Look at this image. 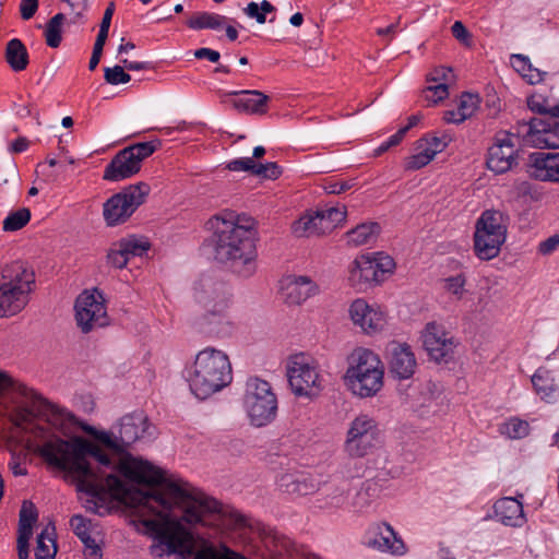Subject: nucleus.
Returning <instances> with one entry per match:
<instances>
[{
    "label": "nucleus",
    "instance_id": "obj_1",
    "mask_svg": "<svg viewBox=\"0 0 559 559\" xmlns=\"http://www.w3.org/2000/svg\"><path fill=\"white\" fill-rule=\"evenodd\" d=\"M150 429L143 413L129 414L108 431L91 428L88 433L97 444L82 438L64 440L38 426L35 433L41 444L28 440L26 447L49 467L64 472L78 490L99 501L110 498L136 509L144 533L153 538V557L183 555L199 536L197 527L213 524L221 504L181 480L147 490L139 488L159 483L163 477L158 468L128 452L136 440L153 435Z\"/></svg>",
    "mask_w": 559,
    "mask_h": 559
},
{
    "label": "nucleus",
    "instance_id": "obj_2",
    "mask_svg": "<svg viewBox=\"0 0 559 559\" xmlns=\"http://www.w3.org/2000/svg\"><path fill=\"white\" fill-rule=\"evenodd\" d=\"M209 224L214 230L215 259L226 264L235 274L249 278L257 272V231L251 218L242 224L233 211L213 216Z\"/></svg>",
    "mask_w": 559,
    "mask_h": 559
},
{
    "label": "nucleus",
    "instance_id": "obj_3",
    "mask_svg": "<svg viewBox=\"0 0 559 559\" xmlns=\"http://www.w3.org/2000/svg\"><path fill=\"white\" fill-rule=\"evenodd\" d=\"M185 377L192 394L205 400L231 383L233 368L229 357L221 349L205 347L186 367Z\"/></svg>",
    "mask_w": 559,
    "mask_h": 559
},
{
    "label": "nucleus",
    "instance_id": "obj_4",
    "mask_svg": "<svg viewBox=\"0 0 559 559\" xmlns=\"http://www.w3.org/2000/svg\"><path fill=\"white\" fill-rule=\"evenodd\" d=\"M35 393L23 384L16 383L5 372L0 371V403L7 408H12V421L21 433L29 435L19 437L20 443L26 445L31 440L34 444H41V438L36 436L35 429L43 426L36 418L32 404L35 402ZM27 449V447H25Z\"/></svg>",
    "mask_w": 559,
    "mask_h": 559
},
{
    "label": "nucleus",
    "instance_id": "obj_5",
    "mask_svg": "<svg viewBox=\"0 0 559 559\" xmlns=\"http://www.w3.org/2000/svg\"><path fill=\"white\" fill-rule=\"evenodd\" d=\"M35 274L21 261L0 269V318L21 312L29 301Z\"/></svg>",
    "mask_w": 559,
    "mask_h": 559
},
{
    "label": "nucleus",
    "instance_id": "obj_6",
    "mask_svg": "<svg viewBox=\"0 0 559 559\" xmlns=\"http://www.w3.org/2000/svg\"><path fill=\"white\" fill-rule=\"evenodd\" d=\"M383 366L377 354L367 348H357L348 357L344 382L359 397H371L383 386Z\"/></svg>",
    "mask_w": 559,
    "mask_h": 559
},
{
    "label": "nucleus",
    "instance_id": "obj_7",
    "mask_svg": "<svg viewBox=\"0 0 559 559\" xmlns=\"http://www.w3.org/2000/svg\"><path fill=\"white\" fill-rule=\"evenodd\" d=\"M508 217L500 211L486 210L475 224L474 253L489 261L499 255L507 239Z\"/></svg>",
    "mask_w": 559,
    "mask_h": 559
},
{
    "label": "nucleus",
    "instance_id": "obj_8",
    "mask_svg": "<svg viewBox=\"0 0 559 559\" xmlns=\"http://www.w3.org/2000/svg\"><path fill=\"white\" fill-rule=\"evenodd\" d=\"M243 407L251 425L264 427L271 424L277 414V397L271 384L258 377L246 382Z\"/></svg>",
    "mask_w": 559,
    "mask_h": 559
},
{
    "label": "nucleus",
    "instance_id": "obj_9",
    "mask_svg": "<svg viewBox=\"0 0 559 559\" xmlns=\"http://www.w3.org/2000/svg\"><path fill=\"white\" fill-rule=\"evenodd\" d=\"M379 442L378 421L369 414L360 413L347 424L343 452L349 459H364L377 449Z\"/></svg>",
    "mask_w": 559,
    "mask_h": 559
},
{
    "label": "nucleus",
    "instance_id": "obj_10",
    "mask_svg": "<svg viewBox=\"0 0 559 559\" xmlns=\"http://www.w3.org/2000/svg\"><path fill=\"white\" fill-rule=\"evenodd\" d=\"M287 378L296 396L314 397L323 390V376L318 361L306 354H296L287 364Z\"/></svg>",
    "mask_w": 559,
    "mask_h": 559
},
{
    "label": "nucleus",
    "instance_id": "obj_11",
    "mask_svg": "<svg viewBox=\"0 0 559 559\" xmlns=\"http://www.w3.org/2000/svg\"><path fill=\"white\" fill-rule=\"evenodd\" d=\"M394 266L393 259L383 253L361 254L349 266L348 282L356 290L365 292L381 283Z\"/></svg>",
    "mask_w": 559,
    "mask_h": 559
},
{
    "label": "nucleus",
    "instance_id": "obj_12",
    "mask_svg": "<svg viewBox=\"0 0 559 559\" xmlns=\"http://www.w3.org/2000/svg\"><path fill=\"white\" fill-rule=\"evenodd\" d=\"M151 189L145 182L130 185L109 198L103 206L104 219L108 226L127 222L136 209L144 203Z\"/></svg>",
    "mask_w": 559,
    "mask_h": 559
},
{
    "label": "nucleus",
    "instance_id": "obj_13",
    "mask_svg": "<svg viewBox=\"0 0 559 559\" xmlns=\"http://www.w3.org/2000/svg\"><path fill=\"white\" fill-rule=\"evenodd\" d=\"M159 146L158 141L140 142L118 152L106 166L104 179L121 181L138 174L142 162L151 156Z\"/></svg>",
    "mask_w": 559,
    "mask_h": 559
},
{
    "label": "nucleus",
    "instance_id": "obj_14",
    "mask_svg": "<svg viewBox=\"0 0 559 559\" xmlns=\"http://www.w3.org/2000/svg\"><path fill=\"white\" fill-rule=\"evenodd\" d=\"M74 309L76 324L83 333L108 324L105 298L97 288L81 293L75 300Z\"/></svg>",
    "mask_w": 559,
    "mask_h": 559
},
{
    "label": "nucleus",
    "instance_id": "obj_15",
    "mask_svg": "<svg viewBox=\"0 0 559 559\" xmlns=\"http://www.w3.org/2000/svg\"><path fill=\"white\" fill-rule=\"evenodd\" d=\"M518 133L533 146L559 148V121L556 118L538 117L523 121Z\"/></svg>",
    "mask_w": 559,
    "mask_h": 559
},
{
    "label": "nucleus",
    "instance_id": "obj_16",
    "mask_svg": "<svg viewBox=\"0 0 559 559\" xmlns=\"http://www.w3.org/2000/svg\"><path fill=\"white\" fill-rule=\"evenodd\" d=\"M518 135L501 131L488 148L486 165L496 174H504L518 164Z\"/></svg>",
    "mask_w": 559,
    "mask_h": 559
},
{
    "label": "nucleus",
    "instance_id": "obj_17",
    "mask_svg": "<svg viewBox=\"0 0 559 559\" xmlns=\"http://www.w3.org/2000/svg\"><path fill=\"white\" fill-rule=\"evenodd\" d=\"M348 313L354 325L368 335L382 332L386 325L384 311L378 306L369 305L362 298H357L350 304Z\"/></svg>",
    "mask_w": 559,
    "mask_h": 559
},
{
    "label": "nucleus",
    "instance_id": "obj_18",
    "mask_svg": "<svg viewBox=\"0 0 559 559\" xmlns=\"http://www.w3.org/2000/svg\"><path fill=\"white\" fill-rule=\"evenodd\" d=\"M194 300L203 311L230 308L231 293L225 283L203 278L194 288Z\"/></svg>",
    "mask_w": 559,
    "mask_h": 559
},
{
    "label": "nucleus",
    "instance_id": "obj_19",
    "mask_svg": "<svg viewBox=\"0 0 559 559\" xmlns=\"http://www.w3.org/2000/svg\"><path fill=\"white\" fill-rule=\"evenodd\" d=\"M424 347L431 359L437 362L448 361L454 352L455 342L443 325L428 323L423 334Z\"/></svg>",
    "mask_w": 559,
    "mask_h": 559
},
{
    "label": "nucleus",
    "instance_id": "obj_20",
    "mask_svg": "<svg viewBox=\"0 0 559 559\" xmlns=\"http://www.w3.org/2000/svg\"><path fill=\"white\" fill-rule=\"evenodd\" d=\"M365 543L368 547L393 555H403L405 546L393 527L386 523L373 524L366 533Z\"/></svg>",
    "mask_w": 559,
    "mask_h": 559
},
{
    "label": "nucleus",
    "instance_id": "obj_21",
    "mask_svg": "<svg viewBox=\"0 0 559 559\" xmlns=\"http://www.w3.org/2000/svg\"><path fill=\"white\" fill-rule=\"evenodd\" d=\"M389 369L393 377L409 379L417 367L415 355L409 345L392 342L388 346Z\"/></svg>",
    "mask_w": 559,
    "mask_h": 559
},
{
    "label": "nucleus",
    "instance_id": "obj_22",
    "mask_svg": "<svg viewBox=\"0 0 559 559\" xmlns=\"http://www.w3.org/2000/svg\"><path fill=\"white\" fill-rule=\"evenodd\" d=\"M527 167L531 177L540 181L559 183V153H532Z\"/></svg>",
    "mask_w": 559,
    "mask_h": 559
},
{
    "label": "nucleus",
    "instance_id": "obj_23",
    "mask_svg": "<svg viewBox=\"0 0 559 559\" xmlns=\"http://www.w3.org/2000/svg\"><path fill=\"white\" fill-rule=\"evenodd\" d=\"M322 481L317 476L305 472L282 474L277 479L278 489L288 495L306 496L319 490Z\"/></svg>",
    "mask_w": 559,
    "mask_h": 559
},
{
    "label": "nucleus",
    "instance_id": "obj_24",
    "mask_svg": "<svg viewBox=\"0 0 559 559\" xmlns=\"http://www.w3.org/2000/svg\"><path fill=\"white\" fill-rule=\"evenodd\" d=\"M199 326L204 333L218 338L229 337L236 330L229 316V308L204 311L199 320Z\"/></svg>",
    "mask_w": 559,
    "mask_h": 559
},
{
    "label": "nucleus",
    "instance_id": "obj_25",
    "mask_svg": "<svg viewBox=\"0 0 559 559\" xmlns=\"http://www.w3.org/2000/svg\"><path fill=\"white\" fill-rule=\"evenodd\" d=\"M282 290L287 304L300 305L318 294V286L308 276H290L284 282Z\"/></svg>",
    "mask_w": 559,
    "mask_h": 559
},
{
    "label": "nucleus",
    "instance_id": "obj_26",
    "mask_svg": "<svg viewBox=\"0 0 559 559\" xmlns=\"http://www.w3.org/2000/svg\"><path fill=\"white\" fill-rule=\"evenodd\" d=\"M237 97L233 100V106L249 115H264L267 111L269 96L257 90H245L231 92Z\"/></svg>",
    "mask_w": 559,
    "mask_h": 559
},
{
    "label": "nucleus",
    "instance_id": "obj_27",
    "mask_svg": "<svg viewBox=\"0 0 559 559\" xmlns=\"http://www.w3.org/2000/svg\"><path fill=\"white\" fill-rule=\"evenodd\" d=\"M495 515L503 525L520 527L525 522L522 503L511 497L501 498L493 504Z\"/></svg>",
    "mask_w": 559,
    "mask_h": 559
},
{
    "label": "nucleus",
    "instance_id": "obj_28",
    "mask_svg": "<svg viewBox=\"0 0 559 559\" xmlns=\"http://www.w3.org/2000/svg\"><path fill=\"white\" fill-rule=\"evenodd\" d=\"M70 526L74 534L81 539L85 547L86 559H100L102 549L97 545L96 540L91 536V520L85 519L82 515H73L70 520Z\"/></svg>",
    "mask_w": 559,
    "mask_h": 559
},
{
    "label": "nucleus",
    "instance_id": "obj_29",
    "mask_svg": "<svg viewBox=\"0 0 559 559\" xmlns=\"http://www.w3.org/2000/svg\"><path fill=\"white\" fill-rule=\"evenodd\" d=\"M535 392L547 403L555 402L559 396V385L550 370L540 367L532 376Z\"/></svg>",
    "mask_w": 559,
    "mask_h": 559
},
{
    "label": "nucleus",
    "instance_id": "obj_30",
    "mask_svg": "<svg viewBox=\"0 0 559 559\" xmlns=\"http://www.w3.org/2000/svg\"><path fill=\"white\" fill-rule=\"evenodd\" d=\"M292 230L296 237H310L325 234L320 212L307 213L294 222Z\"/></svg>",
    "mask_w": 559,
    "mask_h": 559
},
{
    "label": "nucleus",
    "instance_id": "obj_31",
    "mask_svg": "<svg viewBox=\"0 0 559 559\" xmlns=\"http://www.w3.org/2000/svg\"><path fill=\"white\" fill-rule=\"evenodd\" d=\"M227 17L212 12H199L187 21L191 29H213L218 31L225 27Z\"/></svg>",
    "mask_w": 559,
    "mask_h": 559
},
{
    "label": "nucleus",
    "instance_id": "obj_32",
    "mask_svg": "<svg viewBox=\"0 0 559 559\" xmlns=\"http://www.w3.org/2000/svg\"><path fill=\"white\" fill-rule=\"evenodd\" d=\"M380 227L377 223H364L346 233L347 243L358 247L376 240Z\"/></svg>",
    "mask_w": 559,
    "mask_h": 559
},
{
    "label": "nucleus",
    "instance_id": "obj_33",
    "mask_svg": "<svg viewBox=\"0 0 559 559\" xmlns=\"http://www.w3.org/2000/svg\"><path fill=\"white\" fill-rule=\"evenodd\" d=\"M5 59L10 67L19 72L23 71L28 64V53L24 44L17 39H11L7 44Z\"/></svg>",
    "mask_w": 559,
    "mask_h": 559
},
{
    "label": "nucleus",
    "instance_id": "obj_34",
    "mask_svg": "<svg viewBox=\"0 0 559 559\" xmlns=\"http://www.w3.org/2000/svg\"><path fill=\"white\" fill-rule=\"evenodd\" d=\"M36 559H53L57 552L55 526L47 525L37 536Z\"/></svg>",
    "mask_w": 559,
    "mask_h": 559
},
{
    "label": "nucleus",
    "instance_id": "obj_35",
    "mask_svg": "<svg viewBox=\"0 0 559 559\" xmlns=\"http://www.w3.org/2000/svg\"><path fill=\"white\" fill-rule=\"evenodd\" d=\"M64 14L63 13H57L53 15L47 23L46 29H45V38L46 44L51 48H57L60 46L62 36H61V29L62 24L64 22Z\"/></svg>",
    "mask_w": 559,
    "mask_h": 559
},
{
    "label": "nucleus",
    "instance_id": "obj_36",
    "mask_svg": "<svg viewBox=\"0 0 559 559\" xmlns=\"http://www.w3.org/2000/svg\"><path fill=\"white\" fill-rule=\"evenodd\" d=\"M450 141L451 138L448 134H442L441 136L428 134L418 140L417 145L421 147L423 151H427L428 155H431V159H433L438 153L442 152L448 146Z\"/></svg>",
    "mask_w": 559,
    "mask_h": 559
},
{
    "label": "nucleus",
    "instance_id": "obj_37",
    "mask_svg": "<svg viewBox=\"0 0 559 559\" xmlns=\"http://www.w3.org/2000/svg\"><path fill=\"white\" fill-rule=\"evenodd\" d=\"M118 242L120 243V248H123L129 260L131 257H142L151 247L147 239L136 236L123 238Z\"/></svg>",
    "mask_w": 559,
    "mask_h": 559
},
{
    "label": "nucleus",
    "instance_id": "obj_38",
    "mask_svg": "<svg viewBox=\"0 0 559 559\" xmlns=\"http://www.w3.org/2000/svg\"><path fill=\"white\" fill-rule=\"evenodd\" d=\"M37 521V511L32 502L24 501L20 511L19 534L33 535V525Z\"/></svg>",
    "mask_w": 559,
    "mask_h": 559
},
{
    "label": "nucleus",
    "instance_id": "obj_39",
    "mask_svg": "<svg viewBox=\"0 0 559 559\" xmlns=\"http://www.w3.org/2000/svg\"><path fill=\"white\" fill-rule=\"evenodd\" d=\"M264 544L270 551L277 556L290 555L294 548V543L288 537L278 533L269 535Z\"/></svg>",
    "mask_w": 559,
    "mask_h": 559
},
{
    "label": "nucleus",
    "instance_id": "obj_40",
    "mask_svg": "<svg viewBox=\"0 0 559 559\" xmlns=\"http://www.w3.org/2000/svg\"><path fill=\"white\" fill-rule=\"evenodd\" d=\"M500 431L510 439H522L530 433V425L526 420L511 418L502 425Z\"/></svg>",
    "mask_w": 559,
    "mask_h": 559
},
{
    "label": "nucleus",
    "instance_id": "obj_41",
    "mask_svg": "<svg viewBox=\"0 0 559 559\" xmlns=\"http://www.w3.org/2000/svg\"><path fill=\"white\" fill-rule=\"evenodd\" d=\"M31 219V211L26 207L9 213L3 221V230L16 231L23 228Z\"/></svg>",
    "mask_w": 559,
    "mask_h": 559
},
{
    "label": "nucleus",
    "instance_id": "obj_42",
    "mask_svg": "<svg viewBox=\"0 0 559 559\" xmlns=\"http://www.w3.org/2000/svg\"><path fill=\"white\" fill-rule=\"evenodd\" d=\"M319 212L322 217L323 227L325 228L326 233L334 229L346 217L345 206H332L329 209L321 210Z\"/></svg>",
    "mask_w": 559,
    "mask_h": 559
},
{
    "label": "nucleus",
    "instance_id": "obj_43",
    "mask_svg": "<svg viewBox=\"0 0 559 559\" xmlns=\"http://www.w3.org/2000/svg\"><path fill=\"white\" fill-rule=\"evenodd\" d=\"M41 416L47 424L58 429L61 428L63 423L68 419L69 413L53 404L45 403L43 405Z\"/></svg>",
    "mask_w": 559,
    "mask_h": 559
},
{
    "label": "nucleus",
    "instance_id": "obj_44",
    "mask_svg": "<svg viewBox=\"0 0 559 559\" xmlns=\"http://www.w3.org/2000/svg\"><path fill=\"white\" fill-rule=\"evenodd\" d=\"M275 11V7L267 0H263L259 5L257 2H249L243 9L247 16L254 19L259 24H264L266 21V13Z\"/></svg>",
    "mask_w": 559,
    "mask_h": 559
},
{
    "label": "nucleus",
    "instance_id": "obj_45",
    "mask_svg": "<svg viewBox=\"0 0 559 559\" xmlns=\"http://www.w3.org/2000/svg\"><path fill=\"white\" fill-rule=\"evenodd\" d=\"M527 106L533 112H537L539 115H543L544 117H551L555 116V107L556 104H552L547 98H545L543 95H533L527 99Z\"/></svg>",
    "mask_w": 559,
    "mask_h": 559
},
{
    "label": "nucleus",
    "instance_id": "obj_46",
    "mask_svg": "<svg viewBox=\"0 0 559 559\" xmlns=\"http://www.w3.org/2000/svg\"><path fill=\"white\" fill-rule=\"evenodd\" d=\"M443 288L455 297V299L461 300L466 293V276L464 274H456L453 276H449L443 281Z\"/></svg>",
    "mask_w": 559,
    "mask_h": 559
},
{
    "label": "nucleus",
    "instance_id": "obj_47",
    "mask_svg": "<svg viewBox=\"0 0 559 559\" xmlns=\"http://www.w3.org/2000/svg\"><path fill=\"white\" fill-rule=\"evenodd\" d=\"M478 105H479L478 95H475L472 93H463L460 98L457 108L462 112V117L466 120L473 116V114L478 108Z\"/></svg>",
    "mask_w": 559,
    "mask_h": 559
},
{
    "label": "nucleus",
    "instance_id": "obj_48",
    "mask_svg": "<svg viewBox=\"0 0 559 559\" xmlns=\"http://www.w3.org/2000/svg\"><path fill=\"white\" fill-rule=\"evenodd\" d=\"M105 81L111 85L126 84L130 82L131 76L124 71V67L115 66L106 68L104 73Z\"/></svg>",
    "mask_w": 559,
    "mask_h": 559
},
{
    "label": "nucleus",
    "instance_id": "obj_49",
    "mask_svg": "<svg viewBox=\"0 0 559 559\" xmlns=\"http://www.w3.org/2000/svg\"><path fill=\"white\" fill-rule=\"evenodd\" d=\"M128 261L129 259L123 248H120V243H114L107 253V263L116 269H123Z\"/></svg>",
    "mask_w": 559,
    "mask_h": 559
},
{
    "label": "nucleus",
    "instance_id": "obj_50",
    "mask_svg": "<svg viewBox=\"0 0 559 559\" xmlns=\"http://www.w3.org/2000/svg\"><path fill=\"white\" fill-rule=\"evenodd\" d=\"M254 175L264 179L275 180L282 175L281 167L273 162L270 163H257Z\"/></svg>",
    "mask_w": 559,
    "mask_h": 559
},
{
    "label": "nucleus",
    "instance_id": "obj_51",
    "mask_svg": "<svg viewBox=\"0 0 559 559\" xmlns=\"http://www.w3.org/2000/svg\"><path fill=\"white\" fill-rule=\"evenodd\" d=\"M448 95L449 85H447V83H438L436 85L428 86L425 90V98L432 104L443 100Z\"/></svg>",
    "mask_w": 559,
    "mask_h": 559
},
{
    "label": "nucleus",
    "instance_id": "obj_52",
    "mask_svg": "<svg viewBox=\"0 0 559 559\" xmlns=\"http://www.w3.org/2000/svg\"><path fill=\"white\" fill-rule=\"evenodd\" d=\"M416 150L417 153L411 156L405 164V168L408 170L420 169L432 160L431 155H428L427 151H423L418 145Z\"/></svg>",
    "mask_w": 559,
    "mask_h": 559
},
{
    "label": "nucleus",
    "instance_id": "obj_53",
    "mask_svg": "<svg viewBox=\"0 0 559 559\" xmlns=\"http://www.w3.org/2000/svg\"><path fill=\"white\" fill-rule=\"evenodd\" d=\"M227 168L231 171H248L254 175V169L257 168V162L251 157H240L230 160L227 164Z\"/></svg>",
    "mask_w": 559,
    "mask_h": 559
},
{
    "label": "nucleus",
    "instance_id": "obj_54",
    "mask_svg": "<svg viewBox=\"0 0 559 559\" xmlns=\"http://www.w3.org/2000/svg\"><path fill=\"white\" fill-rule=\"evenodd\" d=\"M195 559H248L242 555L230 550L227 547H223L222 551H209V552H200L197 555Z\"/></svg>",
    "mask_w": 559,
    "mask_h": 559
},
{
    "label": "nucleus",
    "instance_id": "obj_55",
    "mask_svg": "<svg viewBox=\"0 0 559 559\" xmlns=\"http://www.w3.org/2000/svg\"><path fill=\"white\" fill-rule=\"evenodd\" d=\"M107 37H108V35L103 34V33H98V35L96 37L92 57H91L90 63H88V69L91 71L95 70L99 63V60H100V57L103 53V49H104V45L106 43Z\"/></svg>",
    "mask_w": 559,
    "mask_h": 559
},
{
    "label": "nucleus",
    "instance_id": "obj_56",
    "mask_svg": "<svg viewBox=\"0 0 559 559\" xmlns=\"http://www.w3.org/2000/svg\"><path fill=\"white\" fill-rule=\"evenodd\" d=\"M429 81L438 83H447L449 85L453 82L454 76L451 68L440 67L435 69V71L428 78Z\"/></svg>",
    "mask_w": 559,
    "mask_h": 559
},
{
    "label": "nucleus",
    "instance_id": "obj_57",
    "mask_svg": "<svg viewBox=\"0 0 559 559\" xmlns=\"http://www.w3.org/2000/svg\"><path fill=\"white\" fill-rule=\"evenodd\" d=\"M452 35L459 41L469 46L472 35L461 21H455L451 26Z\"/></svg>",
    "mask_w": 559,
    "mask_h": 559
},
{
    "label": "nucleus",
    "instance_id": "obj_58",
    "mask_svg": "<svg viewBox=\"0 0 559 559\" xmlns=\"http://www.w3.org/2000/svg\"><path fill=\"white\" fill-rule=\"evenodd\" d=\"M38 9V0H21L20 13L25 21L31 20Z\"/></svg>",
    "mask_w": 559,
    "mask_h": 559
},
{
    "label": "nucleus",
    "instance_id": "obj_59",
    "mask_svg": "<svg viewBox=\"0 0 559 559\" xmlns=\"http://www.w3.org/2000/svg\"><path fill=\"white\" fill-rule=\"evenodd\" d=\"M71 8L74 15L73 23H76L79 19L83 17L84 12L87 9L88 0H63Z\"/></svg>",
    "mask_w": 559,
    "mask_h": 559
},
{
    "label": "nucleus",
    "instance_id": "obj_60",
    "mask_svg": "<svg viewBox=\"0 0 559 559\" xmlns=\"http://www.w3.org/2000/svg\"><path fill=\"white\" fill-rule=\"evenodd\" d=\"M352 187L353 185L349 181L332 180L325 183L324 190L330 194H340Z\"/></svg>",
    "mask_w": 559,
    "mask_h": 559
},
{
    "label": "nucleus",
    "instance_id": "obj_61",
    "mask_svg": "<svg viewBox=\"0 0 559 559\" xmlns=\"http://www.w3.org/2000/svg\"><path fill=\"white\" fill-rule=\"evenodd\" d=\"M559 247V235H552L542 241L538 246L539 253L548 255Z\"/></svg>",
    "mask_w": 559,
    "mask_h": 559
},
{
    "label": "nucleus",
    "instance_id": "obj_62",
    "mask_svg": "<svg viewBox=\"0 0 559 559\" xmlns=\"http://www.w3.org/2000/svg\"><path fill=\"white\" fill-rule=\"evenodd\" d=\"M512 67L516 72L521 75L525 73V71L530 70L531 60L527 56L524 55H512L511 57Z\"/></svg>",
    "mask_w": 559,
    "mask_h": 559
},
{
    "label": "nucleus",
    "instance_id": "obj_63",
    "mask_svg": "<svg viewBox=\"0 0 559 559\" xmlns=\"http://www.w3.org/2000/svg\"><path fill=\"white\" fill-rule=\"evenodd\" d=\"M9 468L14 476H25L27 474V468L23 465L22 456L16 453H12Z\"/></svg>",
    "mask_w": 559,
    "mask_h": 559
},
{
    "label": "nucleus",
    "instance_id": "obj_64",
    "mask_svg": "<svg viewBox=\"0 0 559 559\" xmlns=\"http://www.w3.org/2000/svg\"><path fill=\"white\" fill-rule=\"evenodd\" d=\"M32 536L17 534V557L19 559H28V542Z\"/></svg>",
    "mask_w": 559,
    "mask_h": 559
}]
</instances>
